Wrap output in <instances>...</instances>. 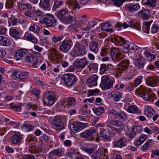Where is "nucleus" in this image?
Listing matches in <instances>:
<instances>
[{"instance_id": "nucleus-21", "label": "nucleus", "mask_w": 159, "mask_h": 159, "mask_svg": "<svg viewBox=\"0 0 159 159\" xmlns=\"http://www.w3.org/2000/svg\"><path fill=\"white\" fill-rule=\"evenodd\" d=\"M110 129H103L101 131L100 133V136L101 139L103 140H110Z\"/></svg>"}, {"instance_id": "nucleus-57", "label": "nucleus", "mask_w": 159, "mask_h": 159, "mask_svg": "<svg viewBox=\"0 0 159 159\" xmlns=\"http://www.w3.org/2000/svg\"><path fill=\"white\" fill-rule=\"evenodd\" d=\"M136 92L142 95L147 93L148 91L147 90L146 88L142 86H140L139 88H138L136 90Z\"/></svg>"}, {"instance_id": "nucleus-38", "label": "nucleus", "mask_w": 159, "mask_h": 159, "mask_svg": "<svg viewBox=\"0 0 159 159\" xmlns=\"http://www.w3.org/2000/svg\"><path fill=\"white\" fill-rule=\"evenodd\" d=\"M152 22V20H150L145 23L143 27V30L144 32L147 34L149 33L150 26Z\"/></svg>"}, {"instance_id": "nucleus-54", "label": "nucleus", "mask_w": 159, "mask_h": 159, "mask_svg": "<svg viewBox=\"0 0 159 159\" xmlns=\"http://www.w3.org/2000/svg\"><path fill=\"white\" fill-rule=\"evenodd\" d=\"M150 32L153 34L159 32V26L157 24H153L151 27Z\"/></svg>"}, {"instance_id": "nucleus-27", "label": "nucleus", "mask_w": 159, "mask_h": 159, "mask_svg": "<svg viewBox=\"0 0 159 159\" xmlns=\"http://www.w3.org/2000/svg\"><path fill=\"white\" fill-rule=\"evenodd\" d=\"M114 68L113 66L110 64H103L101 66V68L100 69V73L103 74L105 71L113 69Z\"/></svg>"}, {"instance_id": "nucleus-62", "label": "nucleus", "mask_w": 159, "mask_h": 159, "mask_svg": "<svg viewBox=\"0 0 159 159\" xmlns=\"http://www.w3.org/2000/svg\"><path fill=\"white\" fill-rule=\"evenodd\" d=\"M15 0H9L6 3V7L7 8H11L15 3Z\"/></svg>"}, {"instance_id": "nucleus-24", "label": "nucleus", "mask_w": 159, "mask_h": 159, "mask_svg": "<svg viewBox=\"0 0 159 159\" xmlns=\"http://www.w3.org/2000/svg\"><path fill=\"white\" fill-rule=\"evenodd\" d=\"M98 44L97 41H92L89 44L90 50L95 54H97L98 52Z\"/></svg>"}, {"instance_id": "nucleus-53", "label": "nucleus", "mask_w": 159, "mask_h": 159, "mask_svg": "<svg viewBox=\"0 0 159 159\" xmlns=\"http://www.w3.org/2000/svg\"><path fill=\"white\" fill-rule=\"evenodd\" d=\"M143 78V77L142 76H140L136 78L134 82V85L135 86H137L139 85L142 82Z\"/></svg>"}, {"instance_id": "nucleus-26", "label": "nucleus", "mask_w": 159, "mask_h": 159, "mask_svg": "<svg viewBox=\"0 0 159 159\" xmlns=\"http://www.w3.org/2000/svg\"><path fill=\"white\" fill-rule=\"evenodd\" d=\"M142 126L140 125L134 127L130 134V137L131 138L134 137L136 135L140 133L142 131Z\"/></svg>"}, {"instance_id": "nucleus-50", "label": "nucleus", "mask_w": 159, "mask_h": 159, "mask_svg": "<svg viewBox=\"0 0 159 159\" xmlns=\"http://www.w3.org/2000/svg\"><path fill=\"white\" fill-rule=\"evenodd\" d=\"M39 30L40 29L39 26L36 25L35 24H34L33 25H32L29 28V30L30 31H31L34 33H39Z\"/></svg>"}, {"instance_id": "nucleus-18", "label": "nucleus", "mask_w": 159, "mask_h": 159, "mask_svg": "<svg viewBox=\"0 0 159 159\" xmlns=\"http://www.w3.org/2000/svg\"><path fill=\"white\" fill-rule=\"evenodd\" d=\"M127 141L126 138L123 137L120 138L118 140L114 141L113 143V146L117 148H122L126 145Z\"/></svg>"}, {"instance_id": "nucleus-14", "label": "nucleus", "mask_w": 159, "mask_h": 159, "mask_svg": "<svg viewBox=\"0 0 159 159\" xmlns=\"http://www.w3.org/2000/svg\"><path fill=\"white\" fill-rule=\"evenodd\" d=\"M25 60L32 64V67L37 68L40 65V62L37 61V58L33 54H28L26 57Z\"/></svg>"}, {"instance_id": "nucleus-19", "label": "nucleus", "mask_w": 159, "mask_h": 159, "mask_svg": "<svg viewBox=\"0 0 159 159\" xmlns=\"http://www.w3.org/2000/svg\"><path fill=\"white\" fill-rule=\"evenodd\" d=\"M140 8V7L138 3H131L127 4L125 6V9L131 12H135Z\"/></svg>"}, {"instance_id": "nucleus-32", "label": "nucleus", "mask_w": 159, "mask_h": 159, "mask_svg": "<svg viewBox=\"0 0 159 159\" xmlns=\"http://www.w3.org/2000/svg\"><path fill=\"white\" fill-rule=\"evenodd\" d=\"M18 4V8L20 11L26 10L28 8H32V6L30 3L22 4L21 2H19L17 3Z\"/></svg>"}, {"instance_id": "nucleus-22", "label": "nucleus", "mask_w": 159, "mask_h": 159, "mask_svg": "<svg viewBox=\"0 0 159 159\" xmlns=\"http://www.w3.org/2000/svg\"><path fill=\"white\" fill-rule=\"evenodd\" d=\"M9 34L11 36L14 38L16 39H21V35L19 32L14 29H10Z\"/></svg>"}, {"instance_id": "nucleus-17", "label": "nucleus", "mask_w": 159, "mask_h": 159, "mask_svg": "<svg viewBox=\"0 0 159 159\" xmlns=\"http://www.w3.org/2000/svg\"><path fill=\"white\" fill-rule=\"evenodd\" d=\"M151 13L148 9H144L138 12V16L142 18L145 20H147L150 17Z\"/></svg>"}, {"instance_id": "nucleus-9", "label": "nucleus", "mask_w": 159, "mask_h": 159, "mask_svg": "<svg viewBox=\"0 0 159 159\" xmlns=\"http://www.w3.org/2000/svg\"><path fill=\"white\" fill-rule=\"evenodd\" d=\"M71 40L69 38H66L60 44V50L64 53H67L70 49L71 46L70 44Z\"/></svg>"}, {"instance_id": "nucleus-59", "label": "nucleus", "mask_w": 159, "mask_h": 159, "mask_svg": "<svg viewBox=\"0 0 159 159\" xmlns=\"http://www.w3.org/2000/svg\"><path fill=\"white\" fill-rule=\"evenodd\" d=\"M98 65L97 63H92L90 64L88 67L89 69V70L93 69L94 71H97L98 69Z\"/></svg>"}, {"instance_id": "nucleus-6", "label": "nucleus", "mask_w": 159, "mask_h": 159, "mask_svg": "<svg viewBox=\"0 0 159 159\" xmlns=\"http://www.w3.org/2000/svg\"><path fill=\"white\" fill-rule=\"evenodd\" d=\"M113 81L108 76L104 75L102 77L100 87L103 90H107L113 87Z\"/></svg>"}, {"instance_id": "nucleus-40", "label": "nucleus", "mask_w": 159, "mask_h": 159, "mask_svg": "<svg viewBox=\"0 0 159 159\" xmlns=\"http://www.w3.org/2000/svg\"><path fill=\"white\" fill-rule=\"evenodd\" d=\"M101 29L102 30L106 31L108 32L112 31V28H111L110 29L109 28V27L111 26V24L107 23H103V24H101Z\"/></svg>"}, {"instance_id": "nucleus-31", "label": "nucleus", "mask_w": 159, "mask_h": 159, "mask_svg": "<svg viewBox=\"0 0 159 159\" xmlns=\"http://www.w3.org/2000/svg\"><path fill=\"white\" fill-rule=\"evenodd\" d=\"M11 44V42L9 39L3 36H0V44L1 45L8 46Z\"/></svg>"}, {"instance_id": "nucleus-37", "label": "nucleus", "mask_w": 159, "mask_h": 159, "mask_svg": "<svg viewBox=\"0 0 159 159\" xmlns=\"http://www.w3.org/2000/svg\"><path fill=\"white\" fill-rule=\"evenodd\" d=\"M92 110L94 113L98 116L100 115L104 112V108L102 107L93 108H92Z\"/></svg>"}, {"instance_id": "nucleus-55", "label": "nucleus", "mask_w": 159, "mask_h": 159, "mask_svg": "<svg viewBox=\"0 0 159 159\" xmlns=\"http://www.w3.org/2000/svg\"><path fill=\"white\" fill-rule=\"evenodd\" d=\"M138 107L135 105H132L129 106L127 109L128 112L132 113H135L138 111Z\"/></svg>"}, {"instance_id": "nucleus-3", "label": "nucleus", "mask_w": 159, "mask_h": 159, "mask_svg": "<svg viewBox=\"0 0 159 159\" xmlns=\"http://www.w3.org/2000/svg\"><path fill=\"white\" fill-rule=\"evenodd\" d=\"M115 40L121 46H122L123 48L126 49L134 50H137L139 49V47L136 45L128 41H126L124 39L120 36H119L118 39L116 38Z\"/></svg>"}, {"instance_id": "nucleus-36", "label": "nucleus", "mask_w": 159, "mask_h": 159, "mask_svg": "<svg viewBox=\"0 0 159 159\" xmlns=\"http://www.w3.org/2000/svg\"><path fill=\"white\" fill-rule=\"evenodd\" d=\"M24 38L33 43H36L38 41L37 39L35 38L32 35L27 32L25 33Z\"/></svg>"}, {"instance_id": "nucleus-46", "label": "nucleus", "mask_w": 159, "mask_h": 159, "mask_svg": "<svg viewBox=\"0 0 159 159\" xmlns=\"http://www.w3.org/2000/svg\"><path fill=\"white\" fill-rule=\"evenodd\" d=\"M144 54L147 59V60L150 61L155 58V56L152 55L151 53L148 51H146L144 52Z\"/></svg>"}, {"instance_id": "nucleus-20", "label": "nucleus", "mask_w": 159, "mask_h": 159, "mask_svg": "<svg viewBox=\"0 0 159 159\" xmlns=\"http://www.w3.org/2000/svg\"><path fill=\"white\" fill-rule=\"evenodd\" d=\"M98 78V76L97 75H93L91 76L87 80V85L89 87L97 85Z\"/></svg>"}, {"instance_id": "nucleus-52", "label": "nucleus", "mask_w": 159, "mask_h": 159, "mask_svg": "<svg viewBox=\"0 0 159 159\" xmlns=\"http://www.w3.org/2000/svg\"><path fill=\"white\" fill-rule=\"evenodd\" d=\"M21 128L25 129V131L30 132L33 129L34 127L29 124H25L22 126Z\"/></svg>"}, {"instance_id": "nucleus-12", "label": "nucleus", "mask_w": 159, "mask_h": 159, "mask_svg": "<svg viewBox=\"0 0 159 159\" xmlns=\"http://www.w3.org/2000/svg\"><path fill=\"white\" fill-rule=\"evenodd\" d=\"M85 126V124L78 122L77 121L74 122L70 125V128L73 133H76L82 130Z\"/></svg>"}, {"instance_id": "nucleus-2", "label": "nucleus", "mask_w": 159, "mask_h": 159, "mask_svg": "<svg viewBox=\"0 0 159 159\" xmlns=\"http://www.w3.org/2000/svg\"><path fill=\"white\" fill-rule=\"evenodd\" d=\"M61 80L64 84L68 87L74 85L77 81V77L75 75L68 74H64L61 77Z\"/></svg>"}, {"instance_id": "nucleus-29", "label": "nucleus", "mask_w": 159, "mask_h": 159, "mask_svg": "<svg viewBox=\"0 0 159 159\" xmlns=\"http://www.w3.org/2000/svg\"><path fill=\"white\" fill-rule=\"evenodd\" d=\"M12 143L13 144H16L20 142L22 139L21 134L19 132L16 133L12 136Z\"/></svg>"}, {"instance_id": "nucleus-11", "label": "nucleus", "mask_w": 159, "mask_h": 159, "mask_svg": "<svg viewBox=\"0 0 159 159\" xmlns=\"http://www.w3.org/2000/svg\"><path fill=\"white\" fill-rule=\"evenodd\" d=\"M29 73L26 71H23L19 70H15L12 73V76L19 79L20 81L26 79L29 76Z\"/></svg>"}, {"instance_id": "nucleus-51", "label": "nucleus", "mask_w": 159, "mask_h": 159, "mask_svg": "<svg viewBox=\"0 0 159 159\" xmlns=\"http://www.w3.org/2000/svg\"><path fill=\"white\" fill-rule=\"evenodd\" d=\"M53 52H54V55L52 59L53 60H59L60 58L61 57V54L60 52L57 51V50L53 48Z\"/></svg>"}, {"instance_id": "nucleus-41", "label": "nucleus", "mask_w": 159, "mask_h": 159, "mask_svg": "<svg viewBox=\"0 0 159 159\" xmlns=\"http://www.w3.org/2000/svg\"><path fill=\"white\" fill-rule=\"evenodd\" d=\"M141 97L145 101L151 102H152L154 101L152 95L149 93L148 91L142 95V96Z\"/></svg>"}, {"instance_id": "nucleus-30", "label": "nucleus", "mask_w": 159, "mask_h": 159, "mask_svg": "<svg viewBox=\"0 0 159 159\" xmlns=\"http://www.w3.org/2000/svg\"><path fill=\"white\" fill-rule=\"evenodd\" d=\"M97 24V23L94 21H90L89 22L87 25L86 26H84L83 25H81V28L85 31H89L90 29L94 26Z\"/></svg>"}, {"instance_id": "nucleus-5", "label": "nucleus", "mask_w": 159, "mask_h": 159, "mask_svg": "<svg viewBox=\"0 0 159 159\" xmlns=\"http://www.w3.org/2000/svg\"><path fill=\"white\" fill-rule=\"evenodd\" d=\"M41 23H44L48 27H52L55 25L56 21L54 17L51 14L44 15L39 20Z\"/></svg>"}, {"instance_id": "nucleus-48", "label": "nucleus", "mask_w": 159, "mask_h": 159, "mask_svg": "<svg viewBox=\"0 0 159 159\" xmlns=\"http://www.w3.org/2000/svg\"><path fill=\"white\" fill-rule=\"evenodd\" d=\"M129 25L131 28H134L137 30H139L141 28V25L135 23L133 20H131L129 22Z\"/></svg>"}, {"instance_id": "nucleus-61", "label": "nucleus", "mask_w": 159, "mask_h": 159, "mask_svg": "<svg viewBox=\"0 0 159 159\" xmlns=\"http://www.w3.org/2000/svg\"><path fill=\"white\" fill-rule=\"evenodd\" d=\"M51 153L53 155L61 156L62 154V151L61 149H57L52 151Z\"/></svg>"}, {"instance_id": "nucleus-34", "label": "nucleus", "mask_w": 159, "mask_h": 159, "mask_svg": "<svg viewBox=\"0 0 159 159\" xmlns=\"http://www.w3.org/2000/svg\"><path fill=\"white\" fill-rule=\"evenodd\" d=\"M49 2V0H40L39 5L42 8L48 9L50 6Z\"/></svg>"}, {"instance_id": "nucleus-39", "label": "nucleus", "mask_w": 159, "mask_h": 159, "mask_svg": "<svg viewBox=\"0 0 159 159\" xmlns=\"http://www.w3.org/2000/svg\"><path fill=\"white\" fill-rule=\"evenodd\" d=\"M66 101L69 106L75 107L77 105L75 99L73 97H68L66 98Z\"/></svg>"}, {"instance_id": "nucleus-42", "label": "nucleus", "mask_w": 159, "mask_h": 159, "mask_svg": "<svg viewBox=\"0 0 159 159\" xmlns=\"http://www.w3.org/2000/svg\"><path fill=\"white\" fill-rule=\"evenodd\" d=\"M54 129L55 130L56 133L58 134L64 129V124L60 123L59 124L53 125Z\"/></svg>"}, {"instance_id": "nucleus-64", "label": "nucleus", "mask_w": 159, "mask_h": 159, "mask_svg": "<svg viewBox=\"0 0 159 159\" xmlns=\"http://www.w3.org/2000/svg\"><path fill=\"white\" fill-rule=\"evenodd\" d=\"M32 9V7L30 8L27 9V11H26L25 13V15L27 16L32 17L33 16V12L31 11Z\"/></svg>"}, {"instance_id": "nucleus-28", "label": "nucleus", "mask_w": 159, "mask_h": 159, "mask_svg": "<svg viewBox=\"0 0 159 159\" xmlns=\"http://www.w3.org/2000/svg\"><path fill=\"white\" fill-rule=\"evenodd\" d=\"M112 98L115 102L119 101L122 97V94L120 93L117 91H114L110 93Z\"/></svg>"}, {"instance_id": "nucleus-63", "label": "nucleus", "mask_w": 159, "mask_h": 159, "mask_svg": "<svg viewBox=\"0 0 159 159\" xmlns=\"http://www.w3.org/2000/svg\"><path fill=\"white\" fill-rule=\"evenodd\" d=\"M82 150L89 154H91L94 152V148H88L86 147H83Z\"/></svg>"}, {"instance_id": "nucleus-16", "label": "nucleus", "mask_w": 159, "mask_h": 159, "mask_svg": "<svg viewBox=\"0 0 159 159\" xmlns=\"http://www.w3.org/2000/svg\"><path fill=\"white\" fill-rule=\"evenodd\" d=\"M159 79L156 76H151L147 78L146 84L149 86L153 87L158 86Z\"/></svg>"}, {"instance_id": "nucleus-15", "label": "nucleus", "mask_w": 159, "mask_h": 159, "mask_svg": "<svg viewBox=\"0 0 159 159\" xmlns=\"http://www.w3.org/2000/svg\"><path fill=\"white\" fill-rule=\"evenodd\" d=\"M146 62L145 59L143 57L140 56L134 60V64L138 69L143 70L144 68Z\"/></svg>"}, {"instance_id": "nucleus-56", "label": "nucleus", "mask_w": 159, "mask_h": 159, "mask_svg": "<svg viewBox=\"0 0 159 159\" xmlns=\"http://www.w3.org/2000/svg\"><path fill=\"white\" fill-rule=\"evenodd\" d=\"M70 54L73 57H75L79 56L77 51V49L75 47V45L74 48L72 49L70 52Z\"/></svg>"}, {"instance_id": "nucleus-1", "label": "nucleus", "mask_w": 159, "mask_h": 159, "mask_svg": "<svg viewBox=\"0 0 159 159\" xmlns=\"http://www.w3.org/2000/svg\"><path fill=\"white\" fill-rule=\"evenodd\" d=\"M72 12L67 8L62 9L56 13V16L60 20L65 24H69L72 22L74 17L70 14Z\"/></svg>"}, {"instance_id": "nucleus-49", "label": "nucleus", "mask_w": 159, "mask_h": 159, "mask_svg": "<svg viewBox=\"0 0 159 159\" xmlns=\"http://www.w3.org/2000/svg\"><path fill=\"white\" fill-rule=\"evenodd\" d=\"M109 122L111 125L116 126L120 127L123 125V123L119 120H110Z\"/></svg>"}, {"instance_id": "nucleus-7", "label": "nucleus", "mask_w": 159, "mask_h": 159, "mask_svg": "<svg viewBox=\"0 0 159 159\" xmlns=\"http://www.w3.org/2000/svg\"><path fill=\"white\" fill-rule=\"evenodd\" d=\"M98 135V134L96 130L93 129L86 130L80 134V136L81 137L90 141L96 139Z\"/></svg>"}, {"instance_id": "nucleus-33", "label": "nucleus", "mask_w": 159, "mask_h": 159, "mask_svg": "<svg viewBox=\"0 0 159 159\" xmlns=\"http://www.w3.org/2000/svg\"><path fill=\"white\" fill-rule=\"evenodd\" d=\"M145 114L148 117L151 118L155 113V111L149 106L145 108Z\"/></svg>"}, {"instance_id": "nucleus-47", "label": "nucleus", "mask_w": 159, "mask_h": 159, "mask_svg": "<svg viewBox=\"0 0 159 159\" xmlns=\"http://www.w3.org/2000/svg\"><path fill=\"white\" fill-rule=\"evenodd\" d=\"M65 35L62 34L58 36H54L52 38V41L53 43H56L58 41H60L64 38Z\"/></svg>"}, {"instance_id": "nucleus-25", "label": "nucleus", "mask_w": 159, "mask_h": 159, "mask_svg": "<svg viewBox=\"0 0 159 159\" xmlns=\"http://www.w3.org/2000/svg\"><path fill=\"white\" fill-rule=\"evenodd\" d=\"M27 53L28 51L26 49L22 48L17 50L15 53V55L16 59L19 60L22 58Z\"/></svg>"}, {"instance_id": "nucleus-35", "label": "nucleus", "mask_w": 159, "mask_h": 159, "mask_svg": "<svg viewBox=\"0 0 159 159\" xmlns=\"http://www.w3.org/2000/svg\"><path fill=\"white\" fill-rule=\"evenodd\" d=\"M156 1V0H143L142 2L149 7L153 8L155 6Z\"/></svg>"}, {"instance_id": "nucleus-13", "label": "nucleus", "mask_w": 159, "mask_h": 159, "mask_svg": "<svg viewBox=\"0 0 159 159\" xmlns=\"http://www.w3.org/2000/svg\"><path fill=\"white\" fill-rule=\"evenodd\" d=\"M88 64L85 57L81 59H77L74 62L75 68L77 69H82Z\"/></svg>"}, {"instance_id": "nucleus-4", "label": "nucleus", "mask_w": 159, "mask_h": 159, "mask_svg": "<svg viewBox=\"0 0 159 159\" xmlns=\"http://www.w3.org/2000/svg\"><path fill=\"white\" fill-rule=\"evenodd\" d=\"M43 98L45 104L48 106H51L56 101V94L53 91H49L45 93Z\"/></svg>"}, {"instance_id": "nucleus-23", "label": "nucleus", "mask_w": 159, "mask_h": 159, "mask_svg": "<svg viewBox=\"0 0 159 159\" xmlns=\"http://www.w3.org/2000/svg\"><path fill=\"white\" fill-rule=\"evenodd\" d=\"M75 47L77 48L78 53L79 55L83 56L86 54V52L85 48L84 46L81 45L79 42H76L75 44Z\"/></svg>"}, {"instance_id": "nucleus-45", "label": "nucleus", "mask_w": 159, "mask_h": 159, "mask_svg": "<svg viewBox=\"0 0 159 159\" xmlns=\"http://www.w3.org/2000/svg\"><path fill=\"white\" fill-rule=\"evenodd\" d=\"M78 152H76L75 150L71 149V151L66 153L67 157H70L71 159H74L78 154Z\"/></svg>"}, {"instance_id": "nucleus-10", "label": "nucleus", "mask_w": 159, "mask_h": 159, "mask_svg": "<svg viewBox=\"0 0 159 159\" xmlns=\"http://www.w3.org/2000/svg\"><path fill=\"white\" fill-rule=\"evenodd\" d=\"M129 61L128 60H124L120 61L116 66V70L118 73H125L129 66Z\"/></svg>"}, {"instance_id": "nucleus-44", "label": "nucleus", "mask_w": 159, "mask_h": 159, "mask_svg": "<svg viewBox=\"0 0 159 159\" xmlns=\"http://www.w3.org/2000/svg\"><path fill=\"white\" fill-rule=\"evenodd\" d=\"M62 118L59 116H57L55 117L52 121V125H54L57 124H59L61 122Z\"/></svg>"}, {"instance_id": "nucleus-43", "label": "nucleus", "mask_w": 159, "mask_h": 159, "mask_svg": "<svg viewBox=\"0 0 159 159\" xmlns=\"http://www.w3.org/2000/svg\"><path fill=\"white\" fill-rule=\"evenodd\" d=\"M8 25H12L13 26H16L18 23V19L14 17L9 18L8 19Z\"/></svg>"}, {"instance_id": "nucleus-8", "label": "nucleus", "mask_w": 159, "mask_h": 159, "mask_svg": "<svg viewBox=\"0 0 159 159\" xmlns=\"http://www.w3.org/2000/svg\"><path fill=\"white\" fill-rule=\"evenodd\" d=\"M110 55L112 59L116 61H119L124 57V54L116 48H113L111 49Z\"/></svg>"}, {"instance_id": "nucleus-60", "label": "nucleus", "mask_w": 159, "mask_h": 159, "mask_svg": "<svg viewBox=\"0 0 159 159\" xmlns=\"http://www.w3.org/2000/svg\"><path fill=\"white\" fill-rule=\"evenodd\" d=\"M124 113V112L118 111L116 118L119 120H124L125 116Z\"/></svg>"}, {"instance_id": "nucleus-58", "label": "nucleus", "mask_w": 159, "mask_h": 159, "mask_svg": "<svg viewBox=\"0 0 159 159\" xmlns=\"http://www.w3.org/2000/svg\"><path fill=\"white\" fill-rule=\"evenodd\" d=\"M63 4V2L61 1H56L54 2L53 9L55 10L57 8H59Z\"/></svg>"}]
</instances>
